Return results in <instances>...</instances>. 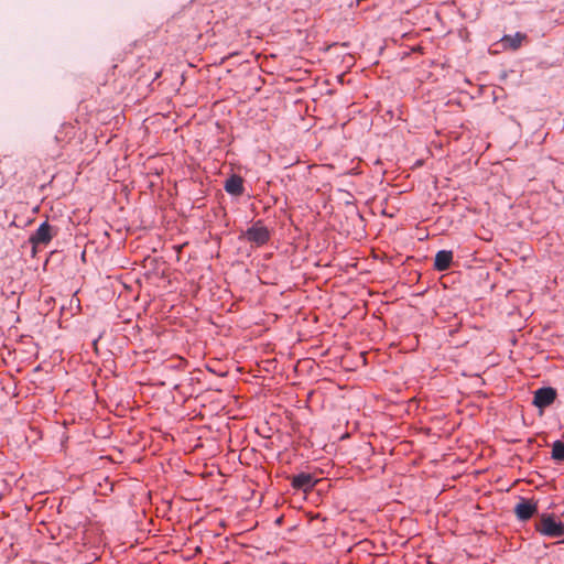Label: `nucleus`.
Here are the masks:
<instances>
[{
  "label": "nucleus",
  "mask_w": 564,
  "mask_h": 564,
  "mask_svg": "<svg viewBox=\"0 0 564 564\" xmlns=\"http://www.w3.org/2000/svg\"><path fill=\"white\" fill-rule=\"evenodd\" d=\"M453 261V252L449 250H440L435 254L434 268L437 271H445L451 267Z\"/></svg>",
  "instance_id": "7"
},
{
  "label": "nucleus",
  "mask_w": 564,
  "mask_h": 564,
  "mask_svg": "<svg viewBox=\"0 0 564 564\" xmlns=\"http://www.w3.org/2000/svg\"><path fill=\"white\" fill-rule=\"evenodd\" d=\"M227 193L239 196L243 193V182L240 176L232 175L225 183Z\"/></svg>",
  "instance_id": "8"
},
{
  "label": "nucleus",
  "mask_w": 564,
  "mask_h": 564,
  "mask_svg": "<svg viewBox=\"0 0 564 564\" xmlns=\"http://www.w3.org/2000/svg\"><path fill=\"white\" fill-rule=\"evenodd\" d=\"M535 528L542 535L564 541V523L556 521L553 514H542Z\"/></svg>",
  "instance_id": "1"
},
{
  "label": "nucleus",
  "mask_w": 564,
  "mask_h": 564,
  "mask_svg": "<svg viewBox=\"0 0 564 564\" xmlns=\"http://www.w3.org/2000/svg\"><path fill=\"white\" fill-rule=\"evenodd\" d=\"M316 482L317 480H315L314 477L308 473H301L293 476L291 479L292 487L303 491L311 490L316 485Z\"/></svg>",
  "instance_id": "6"
},
{
  "label": "nucleus",
  "mask_w": 564,
  "mask_h": 564,
  "mask_svg": "<svg viewBox=\"0 0 564 564\" xmlns=\"http://www.w3.org/2000/svg\"><path fill=\"white\" fill-rule=\"evenodd\" d=\"M525 39L524 34L517 33L516 35H506L502 37L501 42L505 46H508L512 50H517L520 47L522 41Z\"/></svg>",
  "instance_id": "9"
},
{
  "label": "nucleus",
  "mask_w": 564,
  "mask_h": 564,
  "mask_svg": "<svg viewBox=\"0 0 564 564\" xmlns=\"http://www.w3.org/2000/svg\"><path fill=\"white\" fill-rule=\"evenodd\" d=\"M240 238L246 239L256 247H261L269 241L270 232L265 226L258 221L243 231Z\"/></svg>",
  "instance_id": "2"
},
{
  "label": "nucleus",
  "mask_w": 564,
  "mask_h": 564,
  "mask_svg": "<svg viewBox=\"0 0 564 564\" xmlns=\"http://www.w3.org/2000/svg\"><path fill=\"white\" fill-rule=\"evenodd\" d=\"M552 458L555 460H564V442L556 441L552 445Z\"/></svg>",
  "instance_id": "10"
},
{
  "label": "nucleus",
  "mask_w": 564,
  "mask_h": 564,
  "mask_svg": "<svg viewBox=\"0 0 564 564\" xmlns=\"http://www.w3.org/2000/svg\"><path fill=\"white\" fill-rule=\"evenodd\" d=\"M538 506L531 500L521 499L514 507V514L521 521H527L536 512Z\"/></svg>",
  "instance_id": "5"
},
{
  "label": "nucleus",
  "mask_w": 564,
  "mask_h": 564,
  "mask_svg": "<svg viewBox=\"0 0 564 564\" xmlns=\"http://www.w3.org/2000/svg\"><path fill=\"white\" fill-rule=\"evenodd\" d=\"M556 399V390L551 387L540 388L534 392L533 404L536 408L544 409L551 405Z\"/></svg>",
  "instance_id": "4"
},
{
  "label": "nucleus",
  "mask_w": 564,
  "mask_h": 564,
  "mask_svg": "<svg viewBox=\"0 0 564 564\" xmlns=\"http://www.w3.org/2000/svg\"><path fill=\"white\" fill-rule=\"evenodd\" d=\"M55 234L56 232L53 230V227L47 221H44L34 231V234L31 235L29 240L34 247L40 245L46 246Z\"/></svg>",
  "instance_id": "3"
}]
</instances>
